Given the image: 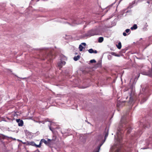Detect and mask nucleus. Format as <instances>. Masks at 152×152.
I'll list each match as a JSON object with an SVG mask.
<instances>
[{
  "label": "nucleus",
  "instance_id": "nucleus-1",
  "mask_svg": "<svg viewBox=\"0 0 152 152\" xmlns=\"http://www.w3.org/2000/svg\"><path fill=\"white\" fill-rule=\"evenodd\" d=\"M117 136V144H119L121 143V139L122 136L121 135V133L120 131L118 132L116 134ZM111 150L113 151H115L117 152H119L120 149L119 148V146H118V145H115L113 146L111 148Z\"/></svg>",
  "mask_w": 152,
  "mask_h": 152
},
{
  "label": "nucleus",
  "instance_id": "nucleus-2",
  "mask_svg": "<svg viewBox=\"0 0 152 152\" xmlns=\"http://www.w3.org/2000/svg\"><path fill=\"white\" fill-rule=\"evenodd\" d=\"M98 33L96 30H93L90 31L89 33V35L90 36H91L98 35Z\"/></svg>",
  "mask_w": 152,
  "mask_h": 152
},
{
  "label": "nucleus",
  "instance_id": "nucleus-3",
  "mask_svg": "<svg viewBox=\"0 0 152 152\" xmlns=\"http://www.w3.org/2000/svg\"><path fill=\"white\" fill-rule=\"evenodd\" d=\"M142 74L144 75H148L149 76L152 77V70L149 71L148 72H142Z\"/></svg>",
  "mask_w": 152,
  "mask_h": 152
},
{
  "label": "nucleus",
  "instance_id": "nucleus-4",
  "mask_svg": "<svg viewBox=\"0 0 152 152\" xmlns=\"http://www.w3.org/2000/svg\"><path fill=\"white\" fill-rule=\"evenodd\" d=\"M16 122L18 123V125L19 126H22L23 125V121L20 119H17L16 120Z\"/></svg>",
  "mask_w": 152,
  "mask_h": 152
},
{
  "label": "nucleus",
  "instance_id": "nucleus-5",
  "mask_svg": "<svg viewBox=\"0 0 152 152\" xmlns=\"http://www.w3.org/2000/svg\"><path fill=\"white\" fill-rule=\"evenodd\" d=\"M40 142V144H42L43 142H44L45 144L47 145L48 144V142L46 140H45L44 139H42Z\"/></svg>",
  "mask_w": 152,
  "mask_h": 152
},
{
  "label": "nucleus",
  "instance_id": "nucleus-6",
  "mask_svg": "<svg viewBox=\"0 0 152 152\" xmlns=\"http://www.w3.org/2000/svg\"><path fill=\"white\" fill-rule=\"evenodd\" d=\"M137 28V26L136 24H134L133 26L131 28V29L132 30L136 29Z\"/></svg>",
  "mask_w": 152,
  "mask_h": 152
},
{
  "label": "nucleus",
  "instance_id": "nucleus-7",
  "mask_svg": "<svg viewBox=\"0 0 152 152\" xmlns=\"http://www.w3.org/2000/svg\"><path fill=\"white\" fill-rule=\"evenodd\" d=\"M105 140H104L102 142V143L101 144L99 145V146H98V151H96V152H99V151L100 150V147L102 145V144H103V143L104 142H105Z\"/></svg>",
  "mask_w": 152,
  "mask_h": 152
},
{
  "label": "nucleus",
  "instance_id": "nucleus-8",
  "mask_svg": "<svg viewBox=\"0 0 152 152\" xmlns=\"http://www.w3.org/2000/svg\"><path fill=\"white\" fill-rule=\"evenodd\" d=\"M117 48L119 49H121V42H119L118 45H116Z\"/></svg>",
  "mask_w": 152,
  "mask_h": 152
},
{
  "label": "nucleus",
  "instance_id": "nucleus-9",
  "mask_svg": "<svg viewBox=\"0 0 152 152\" xmlns=\"http://www.w3.org/2000/svg\"><path fill=\"white\" fill-rule=\"evenodd\" d=\"M103 38L102 37H99L98 40V42L100 43H101L103 41Z\"/></svg>",
  "mask_w": 152,
  "mask_h": 152
},
{
  "label": "nucleus",
  "instance_id": "nucleus-10",
  "mask_svg": "<svg viewBox=\"0 0 152 152\" xmlns=\"http://www.w3.org/2000/svg\"><path fill=\"white\" fill-rule=\"evenodd\" d=\"M147 98H145V97L143 98L142 99V100L140 102V103H143V102H145L147 100Z\"/></svg>",
  "mask_w": 152,
  "mask_h": 152
},
{
  "label": "nucleus",
  "instance_id": "nucleus-11",
  "mask_svg": "<svg viewBox=\"0 0 152 152\" xmlns=\"http://www.w3.org/2000/svg\"><path fill=\"white\" fill-rule=\"evenodd\" d=\"M80 57V56L79 55L77 56H75L74 58V59L75 61H77L78 60Z\"/></svg>",
  "mask_w": 152,
  "mask_h": 152
},
{
  "label": "nucleus",
  "instance_id": "nucleus-12",
  "mask_svg": "<svg viewBox=\"0 0 152 152\" xmlns=\"http://www.w3.org/2000/svg\"><path fill=\"white\" fill-rule=\"evenodd\" d=\"M79 50L80 51H81L83 50V47L81 45H80L79 46Z\"/></svg>",
  "mask_w": 152,
  "mask_h": 152
},
{
  "label": "nucleus",
  "instance_id": "nucleus-13",
  "mask_svg": "<svg viewBox=\"0 0 152 152\" xmlns=\"http://www.w3.org/2000/svg\"><path fill=\"white\" fill-rule=\"evenodd\" d=\"M29 144L31 145L35 146L36 145V144L34 142H29Z\"/></svg>",
  "mask_w": 152,
  "mask_h": 152
},
{
  "label": "nucleus",
  "instance_id": "nucleus-14",
  "mask_svg": "<svg viewBox=\"0 0 152 152\" xmlns=\"http://www.w3.org/2000/svg\"><path fill=\"white\" fill-rule=\"evenodd\" d=\"M88 52L90 53H94V50L92 49H90L88 50Z\"/></svg>",
  "mask_w": 152,
  "mask_h": 152
},
{
  "label": "nucleus",
  "instance_id": "nucleus-15",
  "mask_svg": "<svg viewBox=\"0 0 152 152\" xmlns=\"http://www.w3.org/2000/svg\"><path fill=\"white\" fill-rule=\"evenodd\" d=\"M62 64H61V62H59L58 63V66L60 67V68H61L62 67Z\"/></svg>",
  "mask_w": 152,
  "mask_h": 152
},
{
  "label": "nucleus",
  "instance_id": "nucleus-16",
  "mask_svg": "<svg viewBox=\"0 0 152 152\" xmlns=\"http://www.w3.org/2000/svg\"><path fill=\"white\" fill-rule=\"evenodd\" d=\"M42 144H40V142L39 144L38 145H37L36 144V145H35V146L37 147L40 148L41 146V145Z\"/></svg>",
  "mask_w": 152,
  "mask_h": 152
},
{
  "label": "nucleus",
  "instance_id": "nucleus-17",
  "mask_svg": "<svg viewBox=\"0 0 152 152\" xmlns=\"http://www.w3.org/2000/svg\"><path fill=\"white\" fill-rule=\"evenodd\" d=\"M133 101V99L132 97H130L129 99V102L131 103H132Z\"/></svg>",
  "mask_w": 152,
  "mask_h": 152
},
{
  "label": "nucleus",
  "instance_id": "nucleus-18",
  "mask_svg": "<svg viewBox=\"0 0 152 152\" xmlns=\"http://www.w3.org/2000/svg\"><path fill=\"white\" fill-rule=\"evenodd\" d=\"M91 63H96V61L94 59L91 60L90 61Z\"/></svg>",
  "mask_w": 152,
  "mask_h": 152
},
{
  "label": "nucleus",
  "instance_id": "nucleus-19",
  "mask_svg": "<svg viewBox=\"0 0 152 152\" xmlns=\"http://www.w3.org/2000/svg\"><path fill=\"white\" fill-rule=\"evenodd\" d=\"M61 62L63 66L65 64L66 62L64 61H61Z\"/></svg>",
  "mask_w": 152,
  "mask_h": 152
},
{
  "label": "nucleus",
  "instance_id": "nucleus-20",
  "mask_svg": "<svg viewBox=\"0 0 152 152\" xmlns=\"http://www.w3.org/2000/svg\"><path fill=\"white\" fill-rule=\"evenodd\" d=\"M108 132H107L106 134L105 135V140L106 138L107 137V136H108Z\"/></svg>",
  "mask_w": 152,
  "mask_h": 152
},
{
  "label": "nucleus",
  "instance_id": "nucleus-21",
  "mask_svg": "<svg viewBox=\"0 0 152 152\" xmlns=\"http://www.w3.org/2000/svg\"><path fill=\"white\" fill-rule=\"evenodd\" d=\"M130 31V30L129 29H127L125 31L126 33H129Z\"/></svg>",
  "mask_w": 152,
  "mask_h": 152
},
{
  "label": "nucleus",
  "instance_id": "nucleus-22",
  "mask_svg": "<svg viewBox=\"0 0 152 152\" xmlns=\"http://www.w3.org/2000/svg\"><path fill=\"white\" fill-rule=\"evenodd\" d=\"M123 35L124 36H126L127 35V34L125 32L123 33Z\"/></svg>",
  "mask_w": 152,
  "mask_h": 152
},
{
  "label": "nucleus",
  "instance_id": "nucleus-23",
  "mask_svg": "<svg viewBox=\"0 0 152 152\" xmlns=\"http://www.w3.org/2000/svg\"><path fill=\"white\" fill-rule=\"evenodd\" d=\"M81 45H83L84 46H85L86 45V44L85 43H82Z\"/></svg>",
  "mask_w": 152,
  "mask_h": 152
},
{
  "label": "nucleus",
  "instance_id": "nucleus-24",
  "mask_svg": "<svg viewBox=\"0 0 152 152\" xmlns=\"http://www.w3.org/2000/svg\"><path fill=\"white\" fill-rule=\"evenodd\" d=\"M127 129V132L128 133H129L130 132V128H128Z\"/></svg>",
  "mask_w": 152,
  "mask_h": 152
},
{
  "label": "nucleus",
  "instance_id": "nucleus-25",
  "mask_svg": "<svg viewBox=\"0 0 152 152\" xmlns=\"http://www.w3.org/2000/svg\"><path fill=\"white\" fill-rule=\"evenodd\" d=\"M97 51L96 50H95L94 51V53H97Z\"/></svg>",
  "mask_w": 152,
  "mask_h": 152
},
{
  "label": "nucleus",
  "instance_id": "nucleus-26",
  "mask_svg": "<svg viewBox=\"0 0 152 152\" xmlns=\"http://www.w3.org/2000/svg\"><path fill=\"white\" fill-rule=\"evenodd\" d=\"M123 120V118H122L121 119V123H122Z\"/></svg>",
  "mask_w": 152,
  "mask_h": 152
},
{
  "label": "nucleus",
  "instance_id": "nucleus-27",
  "mask_svg": "<svg viewBox=\"0 0 152 152\" xmlns=\"http://www.w3.org/2000/svg\"><path fill=\"white\" fill-rule=\"evenodd\" d=\"M49 129H50V130L52 131V129H51V127L50 126H49Z\"/></svg>",
  "mask_w": 152,
  "mask_h": 152
},
{
  "label": "nucleus",
  "instance_id": "nucleus-28",
  "mask_svg": "<svg viewBox=\"0 0 152 152\" xmlns=\"http://www.w3.org/2000/svg\"><path fill=\"white\" fill-rule=\"evenodd\" d=\"M49 129H50V130L52 131V129H51V127L50 126H49Z\"/></svg>",
  "mask_w": 152,
  "mask_h": 152
},
{
  "label": "nucleus",
  "instance_id": "nucleus-29",
  "mask_svg": "<svg viewBox=\"0 0 152 152\" xmlns=\"http://www.w3.org/2000/svg\"><path fill=\"white\" fill-rule=\"evenodd\" d=\"M115 56H119L118 55H115Z\"/></svg>",
  "mask_w": 152,
  "mask_h": 152
},
{
  "label": "nucleus",
  "instance_id": "nucleus-30",
  "mask_svg": "<svg viewBox=\"0 0 152 152\" xmlns=\"http://www.w3.org/2000/svg\"><path fill=\"white\" fill-rule=\"evenodd\" d=\"M147 2L148 3V4H149V3H150V2H149V1H148Z\"/></svg>",
  "mask_w": 152,
  "mask_h": 152
},
{
  "label": "nucleus",
  "instance_id": "nucleus-31",
  "mask_svg": "<svg viewBox=\"0 0 152 152\" xmlns=\"http://www.w3.org/2000/svg\"><path fill=\"white\" fill-rule=\"evenodd\" d=\"M88 124H90V123L89 122H88Z\"/></svg>",
  "mask_w": 152,
  "mask_h": 152
},
{
  "label": "nucleus",
  "instance_id": "nucleus-32",
  "mask_svg": "<svg viewBox=\"0 0 152 152\" xmlns=\"http://www.w3.org/2000/svg\"><path fill=\"white\" fill-rule=\"evenodd\" d=\"M118 104H117L118 106Z\"/></svg>",
  "mask_w": 152,
  "mask_h": 152
}]
</instances>
